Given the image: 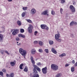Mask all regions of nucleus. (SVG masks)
Instances as JSON below:
<instances>
[{
  "label": "nucleus",
  "mask_w": 77,
  "mask_h": 77,
  "mask_svg": "<svg viewBox=\"0 0 77 77\" xmlns=\"http://www.w3.org/2000/svg\"><path fill=\"white\" fill-rule=\"evenodd\" d=\"M41 65V64L40 63H39V65Z\"/></svg>",
  "instance_id": "obj_56"
},
{
  "label": "nucleus",
  "mask_w": 77,
  "mask_h": 77,
  "mask_svg": "<svg viewBox=\"0 0 77 77\" xmlns=\"http://www.w3.org/2000/svg\"><path fill=\"white\" fill-rule=\"evenodd\" d=\"M62 75V73H60L57 74V75H56L55 77H61Z\"/></svg>",
  "instance_id": "obj_13"
},
{
  "label": "nucleus",
  "mask_w": 77,
  "mask_h": 77,
  "mask_svg": "<svg viewBox=\"0 0 77 77\" xmlns=\"http://www.w3.org/2000/svg\"><path fill=\"white\" fill-rule=\"evenodd\" d=\"M46 15H47V16H48V15H49L48 14H47Z\"/></svg>",
  "instance_id": "obj_57"
},
{
  "label": "nucleus",
  "mask_w": 77,
  "mask_h": 77,
  "mask_svg": "<svg viewBox=\"0 0 77 77\" xmlns=\"http://www.w3.org/2000/svg\"><path fill=\"white\" fill-rule=\"evenodd\" d=\"M33 66L34 67L33 71H34V75L32 77H39V75L37 74L38 72H37V70H36V69H37L38 71H39V67L35 65V64H33Z\"/></svg>",
  "instance_id": "obj_1"
},
{
  "label": "nucleus",
  "mask_w": 77,
  "mask_h": 77,
  "mask_svg": "<svg viewBox=\"0 0 77 77\" xmlns=\"http://www.w3.org/2000/svg\"><path fill=\"white\" fill-rule=\"evenodd\" d=\"M17 45L18 46H20V45H21V43H19L18 42H17Z\"/></svg>",
  "instance_id": "obj_34"
},
{
  "label": "nucleus",
  "mask_w": 77,
  "mask_h": 77,
  "mask_svg": "<svg viewBox=\"0 0 77 77\" xmlns=\"http://www.w3.org/2000/svg\"><path fill=\"white\" fill-rule=\"evenodd\" d=\"M3 39V35L0 34V41H2Z\"/></svg>",
  "instance_id": "obj_15"
},
{
  "label": "nucleus",
  "mask_w": 77,
  "mask_h": 77,
  "mask_svg": "<svg viewBox=\"0 0 77 77\" xmlns=\"http://www.w3.org/2000/svg\"><path fill=\"white\" fill-rule=\"evenodd\" d=\"M77 22H74V25H75V26H76V25H77Z\"/></svg>",
  "instance_id": "obj_47"
},
{
  "label": "nucleus",
  "mask_w": 77,
  "mask_h": 77,
  "mask_svg": "<svg viewBox=\"0 0 77 77\" xmlns=\"http://www.w3.org/2000/svg\"><path fill=\"white\" fill-rule=\"evenodd\" d=\"M25 37H26V36H25V35H23L22 34V37L21 38H25Z\"/></svg>",
  "instance_id": "obj_42"
},
{
  "label": "nucleus",
  "mask_w": 77,
  "mask_h": 77,
  "mask_svg": "<svg viewBox=\"0 0 77 77\" xmlns=\"http://www.w3.org/2000/svg\"><path fill=\"white\" fill-rule=\"evenodd\" d=\"M39 45H41V46H42V45H43L44 44L42 42H41V41L39 42Z\"/></svg>",
  "instance_id": "obj_25"
},
{
  "label": "nucleus",
  "mask_w": 77,
  "mask_h": 77,
  "mask_svg": "<svg viewBox=\"0 0 77 77\" xmlns=\"http://www.w3.org/2000/svg\"><path fill=\"white\" fill-rule=\"evenodd\" d=\"M14 77V73H11L9 75V77Z\"/></svg>",
  "instance_id": "obj_23"
},
{
  "label": "nucleus",
  "mask_w": 77,
  "mask_h": 77,
  "mask_svg": "<svg viewBox=\"0 0 77 77\" xmlns=\"http://www.w3.org/2000/svg\"><path fill=\"white\" fill-rule=\"evenodd\" d=\"M2 71H3V72H6V69H2Z\"/></svg>",
  "instance_id": "obj_46"
},
{
  "label": "nucleus",
  "mask_w": 77,
  "mask_h": 77,
  "mask_svg": "<svg viewBox=\"0 0 77 77\" xmlns=\"http://www.w3.org/2000/svg\"><path fill=\"white\" fill-rule=\"evenodd\" d=\"M22 35V34H19L18 35V36H19L20 38H21Z\"/></svg>",
  "instance_id": "obj_40"
},
{
  "label": "nucleus",
  "mask_w": 77,
  "mask_h": 77,
  "mask_svg": "<svg viewBox=\"0 0 77 77\" xmlns=\"http://www.w3.org/2000/svg\"><path fill=\"white\" fill-rule=\"evenodd\" d=\"M31 60L33 64H35V60L33 58V57H31Z\"/></svg>",
  "instance_id": "obj_14"
},
{
  "label": "nucleus",
  "mask_w": 77,
  "mask_h": 77,
  "mask_svg": "<svg viewBox=\"0 0 77 77\" xmlns=\"http://www.w3.org/2000/svg\"><path fill=\"white\" fill-rule=\"evenodd\" d=\"M33 29V26L31 24L29 25V27L28 28V32L29 33H32V30Z\"/></svg>",
  "instance_id": "obj_4"
},
{
  "label": "nucleus",
  "mask_w": 77,
  "mask_h": 77,
  "mask_svg": "<svg viewBox=\"0 0 77 77\" xmlns=\"http://www.w3.org/2000/svg\"><path fill=\"white\" fill-rule=\"evenodd\" d=\"M75 4H76V3H75V2L73 1V5H75Z\"/></svg>",
  "instance_id": "obj_53"
},
{
  "label": "nucleus",
  "mask_w": 77,
  "mask_h": 77,
  "mask_svg": "<svg viewBox=\"0 0 77 77\" xmlns=\"http://www.w3.org/2000/svg\"><path fill=\"white\" fill-rule=\"evenodd\" d=\"M45 51L46 53H48L49 51H48V49H45Z\"/></svg>",
  "instance_id": "obj_32"
},
{
  "label": "nucleus",
  "mask_w": 77,
  "mask_h": 77,
  "mask_svg": "<svg viewBox=\"0 0 77 77\" xmlns=\"http://www.w3.org/2000/svg\"><path fill=\"white\" fill-rule=\"evenodd\" d=\"M74 25V21H72L70 23V26H72Z\"/></svg>",
  "instance_id": "obj_31"
},
{
  "label": "nucleus",
  "mask_w": 77,
  "mask_h": 77,
  "mask_svg": "<svg viewBox=\"0 0 77 77\" xmlns=\"http://www.w3.org/2000/svg\"><path fill=\"white\" fill-rule=\"evenodd\" d=\"M47 11H48V10L44 11L43 13L42 14H43L44 15H46L47 14Z\"/></svg>",
  "instance_id": "obj_16"
},
{
  "label": "nucleus",
  "mask_w": 77,
  "mask_h": 77,
  "mask_svg": "<svg viewBox=\"0 0 77 77\" xmlns=\"http://www.w3.org/2000/svg\"><path fill=\"white\" fill-rule=\"evenodd\" d=\"M4 52H5V53H7V54H8V55H9V52H8V51H5Z\"/></svg>",
  "instance_id": "obj_36"
},
{
  "label": "nucleus",
  "mask_w": 77,
  "mask_h": 77,
  "mask_svg": "<svg viewBox=\"0 0 77 77\" xmlns=\"http://www.w3.org/2000/svg\"><path fill=\"white\" fill-rule=\"evenodd\" d=\"M17 23L18 26H20L21 25V22L20 20L17 21Z\"/></svg>",
  "instance_id": "obj_17"
},
{
  "label": "nucleus",
  "mask_w": 77,
  "mask_h": 77,
  "mask_svg": "<svg viewBox=\"0 0 77 77\" xmlns=\"http://www.w3.org/2000/svg\"><path fill=\"white\" fill-rule=\"evenodd\" d=\"M45 24H42L41 25V27L42 29H44L45 28Z\"/></svg>",
  "instance_id": "obj_20"
},
{
  "label": "nucleus",
  "mask_w": 77,
  "mask_h": 77,
  "mask_svg": "<svg viewBox=\"0 0 77 77\" xmlns=\"http://www.w3.org/2000/svg\"><path fill=\"white\" fill-rule=\"evenodd\" d=\"M20 32L21 33H23L24 32V30L23 29H20Z\"/></svg>",
  "instance_id": "obj_29"
},
{
  "label": "nucleus",
  "mask_w": 77,
  "mask_h": 77,
  "mask_svg": "<svg viewBox=\"0 0 77 77\" xmlns=\"http://www.w3.org/2000/svg\"><path fill=\"white\" fill-rule=\"evenodd\" d=\"M16 40L17 41H18L20 40V38L18 37H16Z\"/></svg>",
  "instance_id": "obj_41"
},
{
  "label": "nucleus",
  "mask_w": 77,
  "mask_h": 77,
  "mask_svg": "<svg viewBox=\"0 0 77 77\" xmlns=\"http://www.w3.org/2000/svg\"><path fill=\"white\" fill-rule=\"evenodd\" d=\"M61 3H64L65 2V0H61Z\"/></svg>",
  "instance_id": "obj_35"
},
{
  "label": "nucleus",
  "mask_w": 77,
  "mask_h": 77,
  "mask_svg": "<svg viewBox=\"0 0 77 77\" xmlns=\"http://www.w3.org/2000/svg\"><path fill=\"white\" fill-rule=\"evenodd\" d=\"M51 67L52 69L54 71H57L59 68L58 66L54 64H52L51 65Z\"/></svg>",
  "instance_id": "obj_3"
},
{
  "label": "nucleus",
  "mask_w": 77,
  "mask_h": 77,
  "mask_svg": "<svg viewBox=\"0 0 77 77\" xmlns=\"http://www.w3.org/2000/svg\"><path fill=\"white\" fill-rule=\"evenodd\" d=\"M75 70V68L74 66H72L71 68V71L72 72H74Z\"/></svg>",
  "instance_id": "obj_21"
},
{
  "label": "nucleus",
  "mask_w": 77,
  "mask_h": 77,
  "mask_svg": "<svg viewBox=\"0 0 77 77\" xmlns=\"http://www.w3.org/2000/svg\"><path fill=\"white\" fill-rule=\"evenodd\" d=\"M49 43L50 45H52V44H53V41L52 40H50L49 41Z\"/></svg>",
  "instance_id": "obj_26"
},
{
  "label": "nucleus",
  "mask_w": 77,
  "mask_h": 77,
  "mask_svg": "<svg viewBox=\"0 0 77 77\" xmlns=\"http://www.w3.org/2000/svg\"><path fill=\"white\" fill-rule=\"evenodd\" d=\"M36 12V9L35 8H32L31 10L30 13L32 15H34V14H35Z\"/></svg>",
  "instance_id": "obj_8"
},
{
  "label": "nucleus",
  "mask_w": 77,
  "mask_h": 77,
  "mask_svg": "<svg viewBox=\"0 0 77 77\" xmlns=\"http://www.w3.org/2000/svg\"><path fill=\"white\" fill-rule=\"evenodd\" d=\"M26 20L28 23H32V20L30 19H26Z\"/></svg>",
  "instance_id": "obj_24"
},
{
  "label": "nucleus",
  "mask_w": 77,
  "mask_h": 77,
  "mask_svg": "<svg viewBox=\"0 0 77 77\" xmlns=\"http://www.w3.org/2000/svg\"><path fill=\"white\" fill-rule=\"evenodd\" d=\"M0 52H1L2 54H3V52H4V51L3 50H1L0 51Z\"/></svg>",
  "instance_id": "obj_43"
},
{
  "label": "nucleus",
  "mask_w": 77,
  "mask_h": 77,
  "mask_svg": "<svg viewBox=\"0 0 77 77\" xmlns=\"http://www.w3.org/2000/svg\"><path fill=\"white\" fill-rule=\"evenodd\" d=\"M39 53H42L43 52V51L42 49H39Z\"/></svg>",
  "instance_id": "obj_39"
},
{
  "label": "nucleus",
  "mask_w": 77,
  "mask_h": 77,
  "mask_svg": "<svg viewBox=\"0 0 77 77\" xmlns=\"http://www.w3.org/2000/svg\"><path fill=\"white\" fill-rule=\"evenodd\" d=\"M60 12L61 14H62V12H63V9L62 8H61L60 9Z\"/></svg>",
  "instance_id": "obj_37"
},
{
  "label": "nucleus",
  "mask_w": 77,
  "mask_h": 77,
  "mask_svg": "<svg viewBox=\"0 0 77 77\" xmlns=\"http://www.w3.org/2000/svg\"><path fill=\"white\" fill-rule=\"evenodd\" d=\"M23 64H21L20 66V69H23Z\"/></svg>",
  "instance_id": "obj_27"
},
{
  "label": "nucleus",
  "mask_w": 77,
  "mask_h": 77,
  "mask_svg": "<svg viewBox=\"0 0 77 77\" xmlns=\"http://www.w3.org/2000/svg\"><path fill=\"white\" fill-rule=\"evenodd\" d=\"M59 56V57H63V56H62V54H61V55H60Z\"/></svg>",
  "instance_id": "obj_51"
},
{
  "label": "nucleus",
  "mask_w": 77,
  "mask_h": 77,
  "mask_svg": "<svg viewBox=\"0 0 77 77\" xmlns=\"http://www.w3.org/2000/svg\"><path fill=\"white\" fill-rule=\"evenodd\" d=\"M6 76L7 77H9V74H6Z\"/></svg>",
  "instance_id": "obj_54"
},
{
  "label": "nucleus",
  "mask_w": 77,
  "mask_h": 77,
  "mask_svg": "<svg viewBox=\"0 0 77 77\" xmlns=\"http://www.w3.org/2000/svg\"><path fill=\"white\" fill-rule=\"evenodd\" d=\"M0 75H1V76H3V72L2 71L0 72Z\"/></svg>",
  "instance_id": "obj_38"
},
{
  "label": "nucleus",
  "mask_w": 77,
  "mask_h": 77,
  "mask_svg": "<svg viewBox=\"0 0 77 77\" xmlns=\"http://www.w3.org/2000/svg\"><path fill=\"white\" fill-rule=\"evenodd\" d=\"M42 72L44 74H45L47 73V67H45L42 69Z\"/></svg>",
  "instance_id": "obj_6"
},
{
  "label": "nucleus",
  "mask_w": 77,
  "mask_h": 77,
  "mask_svg": "<svg viewBox=\"0 0 77 77\" xmlns=\"http://www.w3.org/2000/svg\"><path fill=\"white\" fill-rule=\"evenodd\" d=\"M60 37V34H56L55 35V38L58 42H61V39H59V38Z\"/></svg>",
  "instance_id": "obj_5"
},
{
  "label": "nucleus",
  "mask_w": 77,
  "mask_h": 77,
  "mask_svg": "<svg viewBox=\"0 0 77 77\" xmlns=\"http://www.w3.org/2000/svg\"><path fill=\"white\" fill-rule=\"evenodd\" d=\"M26 12H23L22 13V14L21 15L22 17H24V16H25V15L26 14Z\"/></svg>",
  "instance_id": "obj_22"
},
{
  "label": "nucleus",
  "mask_w": 77,
  "mask_h": 77,
  "mask_svg": "<svg viewBox=\"0 0 77 77\" xmlns=\"http://www.w3.org/2000/svg\"><path fill=\"white\" fill-rule=\"evenodd\" d=\"M40 71H41V69H40V68H39V72H40Z\"/></svg>",
  "instance_id": "obj_55"
},
{
  "label": "nucleus",
  "mask_w": 77,
  "mask_h": 77,
  "mask_svg": "<svg viewBox=\"0 0 77 77\" xmlns=\"http://www.w3.org/2000/svg\"><path fill=\"white\" fill-rule=\"evenodd\" d=\"M51 14L53 15H55V11H54L52 10L51 11Z\"/></svg>",
  "instance_id": "obj_30"
},
{
  "label": "nucleus",
  "mask_w": 77,
  "mask_h": 77,
  "mask_svg": "<svg viewBox=\"0 0 77 77\" xmlns=\"http://www.w3.org/2000/svg\"><path fill=\"white\" fill-rule=\"evenodd\" d=\"M19 31V29H15L12 32V34L13 35H15L17 34V33Z\"/></svg>",
  "instance_id": "obj_9"
},
{
  "label": "nucleus",
  "mask_w": 77,
  "mask_h": 77,
  "mask_svg": "<svg viewBox=\"0 0 77 77\" xmlns=\"http://www.w3.org/2000/svg\"><path fill=\"white\" fill-rule=\"evenodd\" d=\"M31 53L32 54H35L36 53V50L35 49H32L31 51Z\"/></svg>",
  "instance_id": "obj_10"
},
{
  "label": "nucleus",
  "mask_w": 77,
  "mask_h": 77,
  "mask_svg": "<svg viewBox=\"0 0 77 77\" xmlns=\"http://www.w3.org/2000/svg\"><path fill=\"white\" fill-rule=\"evenodd\" d=\"M72 62L73 64H74L75 63V61H74V60H73L72 61Z\"/></svg>",
  "instance_id": "obj_45"
},
{
  "label": "nucleus",
  "mask_w": 77,
  "mask_h": 77,
  "mask_svg": "<svg viewBox=\"0 0 77 77\" xmlns=\"http://www.w3.org/2000/svg\"><path fill=\"white\" fill-rule=\"evenodd\" d=\"M37 65H38V64H37Z\"/></svg>",
  "instance_id": "obj_58"
},
{
  "label": "nucleus",
  "mask_w": 77,
  "mask_h": 77,
  "mask_svg": "<svg viewBox=\"0 0 77 77\" xmlns=\"http://www.w3.org/2000/svg\"><path fill=\"white\" fill-rule=\"evenodd\" d=\"M69 8L71 11L72 12H75V8L74 7L73 5H70Z\"/></svg>",
  "instance_id": "obj_7"
},
{
  "label": "nucleus",
  "mask_w": 77,
  "mask_h": 77,
  "mask_svg": "<svg viewBox=\"0 0 77 77\" xmlns=\"http://www.w3.org/2000/svg\"><path fill=\"white\" fill-rule=\"evenodd\" d=\"M19 51L20 54L22 55L25 58V56H26L27 53V51L22 48H20L19 50Z\"/></svg>",
  "instance_id": "obj_2"
},
{
  "label": "nucleus",
  "mask_w": 77,
  "mask_h": 77,
  "mask_svg": "<svg viewBox=\"0 0 77 77\" xmlns=\"http://www.w3.org/2000/svg\"><path fill=\"white\" fill-rule=\"evenodd\" d=\"M24 71L25 72H27V71H28V68H27V67H25V68L24 69Z\"/></svg>",
  "instance_id": "obj_19"
},
{
  "label": "nucleus",
  "mask_w": 77,
  "mask_h": 77,
  "mask_svg": "<svg viewBox=\"0 0 77 77\" xmlns=\"http://www.w3.org/2000/svg\"><path fill=\"white\" fill-rule=\"evenodd\" d=\"M48 27L46 25H45L44 29L46 30H48Z\"/></svg>",
  "instance_id": "obj_18"
},
{
  "label": "nucleus",
  "mask_w": 77,
  "mask_h": 77,
  "mask_svg": "<svg viewBox=\"0 0 77 77\" xmlns=\"http://www.w3.org/2000/svg\"><path fill=\"white\" fill-rule=\"evenodd\" d=\"M51 50V51L53 53H54V54H57V52L55 50H54V49L53 48H52Z\"/></svg>",
  "instance_id": "obj_11"
},
{
  "label": "nucleus",
  "mask_w": 77,
  "mask_h": 77,
  "mask_svg": "<svg viewBox=\"0 0 77 77\" xmlns=\"http://www.w3.org/2000/svg\"><path fill=\"white\" fill-rule=\"evenodd\" d=\"M38 32H37V31H35V33H34V35H36V34Z\"/></svg>",
  "instance_id": "obj_52"
},
{
  "label": "nucleus",
  "mask_w": 77,
  "mask_h": 77,
  "mask_svg": "<svg viewBox=\"0 0 77 77\" xmlns=\"http://www.w3.org/2000/svg\"><path fill=\"white\" fill-rule=\"evenodd\" d=\"M63 57V56H66V54L65 53H63L62 54Z\"/></svg>",
  "instance_id": "obj_44"
},
{
  "label": "nucleus",
  "mask_w": 77,
  "mask_h": 77,
  "mask_svg": "<svg viewBox=\"0 0 77 77\" xmlns=\"http://www.w3.org/2000/svg\"><path fill=\"white\" fill-rule=\"evenodd\" d=\"M22 9L23 11H26L27 9V7H23Z\"/></svg>",
  "instance_id": "obj_28"
},
{
  "label": "nucleus",
  "mask_w": 77,
  "mask_h": 77,
  "mask_svg": "<svg viewBox=\"0 0 77 77\" xmlns=\"http://www.w3.org/2000/svg\"><path fill=\"white\" fill-rule=\"evenodd\" d=\"M69 66V64H66L65 65V67H66L67 66Z\"/></svg>",
  "instance_id": "obj_48"
},
{
  "label": "nucleus",
  "mask_w": 77,
  "mask_h": 77,
  "mask_svg": "<svg viewBox=\"0 0 77 77\" xmlns=\"http://www.w3.org/2000/svg\"><path fill=\"white\" fill-rule=\"evenodd\" d=\"M10 65L12 66H15V62H10Z\"/></svg>",
  "instance_id": "obj_12"
},
{
  "label": "nucleus",
  "mask_w": 77,
  "mask_h": 77,
  "mask_svg": "<svg viewBox=\"0 0 77 77\" xmlns=\"http://www.w3.org/2000/svg\"><path fill=\"white\" fill-rule=\"evenodd\" d=\"M38 43V41H34L33 42L34 44H37Z\"/></svg>",
  "instance_id": "obj_33"
},
{
  "label": "nucleus",
  "mask_w": 77,
  "mask_h": 77,
  "mask_svg": "<svg viewBox=\"0 0 77 77\" xmlns=\"http://www.w3.org/2000/svg\"><path fill=\"white\" fill-rule=\"evenodd\" d=\"M13 0H7V1L9 2H12Z\"/></svg>",
  "instance_id": "obj_49"
},
{
  "label": "nucleus",
  "mask_w": 77,
  "mask_h": 77,
  "mask_svg": "<svg viewBox=\"0 0 77 77\" xmlns=\"http://www.w3.org/2000/svg\"><path fill=\"white\" fill-rule=\"evenodd\" d=\"M75 66H77V62H76L74 64Z\"/></svg>",
  "instance_id": "obj_50"
}]
</instances>
